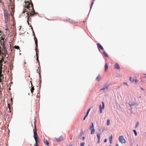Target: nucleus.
<instances>
[{"mask_svg":"<svg viewBox=\"0 0 146 146\" xmlns=\"http://www.w3.org/2000/svg\"><path fill=\"white\" fill-rule=\"evenodd\" d=\"M1 33L2 31H0V56L2 57V59L0 60V82L3 78V77L1 74L2 63L4 61V58L6 57L7 54L6 50L4 46V38L3 37L2 35L1 34Z\"/></svg>","mask_w":146,"mask_h":146,"instance_id":"obj_1","label":"nucleus"},{"mask_svg":"<svg viewBox=\"0 0 146 146\" xmlns=\"http://www.w3.org/2000/svg\"><path fill=\"white\" fill-rule=\"evenodd\" d=\"M116 146H119V145H118V144H117L116 145Z\"/></svg>","mask_w":146,"mask_h":146,"instance_id":"obj_37","label":"nucleus"},{"mask_svg":"<svg viewBox=\"0 0 146 146\" xmlns=\"http://www.w3.org/2000/svg\"><path fill=\"white\" fill-rule=\"evenodd\" d=\"M98 48L99 50H100V49L103 50H104V48L99 43L97 44Z\"/></svg>","mask_w":146,"mask_h":146,"instance_id":"obj_10","label":"nucleus"},{"mask_svg":"<svg viewBox=\"0 0 146 146\" xmlns=\"http://www.w3.org/2000/svg\"><path fill=\"white\" fill-rule=\"evenodd\" d=\"M34 122L35 128L33 130L34 133L33 136L36 141L35 146H38V143L39 142V139L38 137V135L36 132L37 129L36 125V121L35 120H34Z\"/></svg>","mask_w":146,"mask_h":146,"instance_id":"obj_3","label":"nucleus"},{"mask_svg":"<svg viewBox=\"0 0 146 146\" xmlns=\"http://www.w3.org/2000/svg\"><path fill=\"white\" fill-rule=\"evenodd\" d=\"M88 146H90V145H88Z\"/></svg>","mask_w":146,"mask_h":146,"instance_id":"obj_46","label":"nucleus"},{"mask_svg":"<svg viewBox=\"0 0 146 146\" xmlns=\"http://www.w3.org/2000/svg\"><path fill=\"white\" fill-rule=\"evenodd\" d=\"M101 79V76L100 74H99L97 77L96 78V80L98 81H100Z\"/></svg>","mask_w":146,"mask_h":146,"instance_id":"obj_12","label":"nucleus"},{"mask_svg":"<svg viewBox=\"0 0 146 146\" xmlns=\"http://www.w3.org/2000/svg\"><path fill=\"white\" fill-rule=\"evenodd\" d=\"M109 146H111V145H110Z\"/></svg>","mask_w":146,"mask_h":146,"instance_id":"obj_43","label":"nucleus"},{"mask_svg":"<svg viewBox=\"0 0 146 146\" xmlns=\"http://www.w3.org/2000/svg\"><path fill=\"white\" fill-rule=\"evenodd\" d=\"M119 142L122 144L125 143H126V141L122 136H120L119 137Z\"/></svg>","mask_w":146,"mask_h":146,"instance_id":"obj_6","label":"nucleus"},{"mask_svg":"<svg viewBox=\"0 0 146 146\" xmlns=\"http://www.w3.org/2000/svg\"><path fill=\"white\" fill-rule=\"evenodd\" d=\"M11 102L12 101V99L11 98Z\"/></svg>","mask_w":146,"mask_h":146,"instance_id":"obj_39","label":"nucleus"},{"mask_svg":"<svg viewBox=\"0 0 146 146\" xmlns=\"http://www.w3.org/2000/svg\"><path fill=\"white\" fill-rule=\"evenodd\" d=\"M89 129L91 130V134H94L95 133V129L94 128V126L93 123H92V125L90 126Z\"/></svg>","mask_w":146,"mask_h":146,"instance_id":"obj_5","label":"nucleus"},{"mask_svg":"<svg viewBox=\"0 0 146 146\" xmlns=\"http://www.w3.org/2000/svg\"><path fill=\"white\" fill-rule=\"evenodd\" d=\"M133 132L134 133L135 135L137 136V133L136 131H135V130H133Z\"/></svg>","mask_w":146,"mask_h":146,"instance_id":"obj_24","label":"nucleus"},{"mask_svg":"<svg viewBox=\"0 0 146 146\" xmlns=\"http://www.w3.org/2000/svg\"><path fill=\"white\" fill-rule=\"evenodd\" d=\"M30 27H31V29H32V31H33V35L34 36V39L35 38H36V37H35V33H34V31L33 30V28L32 27V26L31 25H30Z\"/></svg>","mask_w":146,"mask_h":146,"instance_id":"obj_16","label":"nucleus"},{"mask_svg":"<svg viewBox=\"0 0 146 146\" xmlns=\"http://www.w3.org/2000/svg\"><path fill=\"white\" fill-rule=\"evenodd\" d=\"M129 80L132 83L135 82V83H136V79L134 78H133L131 77H130L129 78Z\"/></svg>","mask_w":146,"mask_h":146,"instance_id":"obj_9","label":"nucleus"},{"mask_svg":"<svg viewBox=\"0 0 146 146\" xmlns=\"http://www.w3.org/2000/svg\"><path fill=\"white\" fill-rule=\"evenodd\" d=\"M70 146H72V145H70Z\"/></svg>","mask_w":146,"mask_h":146,"instance_id":"obj_45","label":"nucleus"},{"mask_svg":"<svg viewBox=\"0 0 146 146\" xmlns=\"http://www.w3.org/2000/svg\"><path fill=\"white\" fill-rule=\"evenodd\" d=\"M44 143L47 145H48L49 144V143L47 140H46L45 141Z\"/></svg>","mask_w":146,"mask_h":146,"instance_id":"obj_23","label":"nucleus"},{"mask_svg":"<svg viewBox=\"0 0 146 146\" xmlns=\"http://www.w3.org/2000/svg\"><path fill=\"white\" fill-rule=\"evenodd\" d=\"M145 78H146V76H145Z\"/></svg>","mask_w":146,"mask_h":146,"instance_id":"obj_42","label":"nucleus"},{"mask_svg":"<svg viewBox=\"0 0 146 146\" xmlns=\"http://www.w3.org/2000/svg\"><path fill=\"white\" fill-rule=\"evenodd\" d=\"M84 143H80L81 146H84Z\"/></svg>","mask_w":146,"mask_h":146,"instance_id":"obj_26","label":"nucleus"},{"mask_svg":"<svg viewBox=\"0 0 146 146\" xmlns=\"http://www.w3.org/2000/svg\"><path fill=\"white\" fill-rule=\"evenodd\" d=\"M91 110V108H90L88 110V111L86 113V114L87 115H88V113H89V111H90V110Z\"/></svg>","mask_w":146,"mask_h":146,"instance_id":"obj_25","label":"nucleus"},{"mask_svg":"<svg viewBox=\"0 0 146 146\" xmlns=\"http://www.w3.org/2000/svg\"><path fill=\"white\" fill-rule=\"evenodd\" d=\"M8 108L10 110V105L9 104H8Z\"/></svg>","mask_w":146,"mask_h":146,"instance_id":"obj_29","label":"nucleus"},{"mask_svg":"<svg viewBox=\"0 0 146 146\" xmlns=\"http://www.w3.org/2000/svg\"><path fill=\"white\" fill-rule=\"evenodd\" d=\"M1 2V0H0V2Z\"/></svg>","mask_w":146,"mask_h":146,"instance_id":"obj_41","label":"nucleus"},{"mask_svg":"<svg viewBox=\"0 0 146 146\" xmlns=\"http://www.w3.org/2000/svg\"><path fill=\"white\" fill-rule=\"evenodd\" d=\"M141 90H145L143 88L141 87Z\"/></svg>","mask_w":146,"mask_h":146,"instance_id":"obj_34","label":"nucleus"},{"mask_svg":"<svg viewBox=\"0 0 146 146\" xmlns=\"http://www.w3.org/2000/svg\"><path fill=\"white\" fill-rule=\"evenodd\" d=\"M14 48L17 50H20L19 47L18 46L15 45L14 46Z\"/></svg>","mask_w":146,"mask_h":146,"instance_id":"obj_20","label":"nucleus"},{"mask_svg":"<svg viewBox=\"0 0 146 146\" xmlns=\"http://www.w3.org/2000/svg\"><path fill=\"white\" fill-rule=\"evenodd\" d=\"M56 139L57 141L59 142L63 140V138L62 136H61L58 138Z\"/></svg>","mask_w":146,"mask_h":146,"instance_id":"obj_8","label":"nucleus"},{"mask_svg":"<svg viewBox=\"0 0 146 146\" xmlns=\"http://www.w3.org/2000/svg\"><path fill=\"white\" fill-rule=\"evenodd\" d=\"M35 44H36V48L35 49V51L36 52V60L37 61L38 63V64H39L40 62L38 60V55L37 54V47L38 46V43H37V38H35Z\"/></svg>","mask_w":146,"mask_h":146,"instance_id":"obj_4","label":"nucleus"},{"mask_svg":"<svg viewBox=\"0 0 146 146\" xmlns=\"http://www.w3.org/2000/svg\"><path fill=\"white\" fill-rule=\"evenodd\" d=\"M5 30L6 31V33H7V32H8V33L9 32V30L8 29H5Z\"/></svg>","mask_w":146,"mask_h":146,"instance_id":"obj_30","label":"nucleus"},{"mask_svg":"<svg viewBox=\"0 0 146 146\" xmlns=\"http://www.w3.org/2000/svg\"><path fill=\"white\" fill-rule=\"evenodd\" d=\"M123 84H126L127 86H128V84H127V83H126V82H124Z\"/></svg>","mask_w":146,"mask_h":146,"instance_id":"obj_31","label":"nucleus"},{"mask_svg":"<svg viewBox=\"0 0 146 146\" xmlns=\"http://www.w3.org/2000/svg\"><path fill=\"white\" fill-rule=\"evenodd\" d=\"M106 141H107V139H106L105 140H104V142H105H105H106Z\"/></svg>","mask_w":146,"mask_h":146,"instance_id":"obj_35","label":"nucleus"},{"mask_svg":"<svg viewBox=\"0 0 146 146\" xmlns=\"http://www.w3.org/2000/svg\"><path fill=\"white\" fill-rule=\"evenodd\" d=\"M31 92L32 94H33V92L34 90V87L33 86V85L32 83H31Z\"/></svg>","mask_w":146,"mask_h":146,"instance_id":"obj_13","label":"nucleus"},{"mask_svg":"<svg viewBox=\"0 0 146 146\" xmlns=\"http://www.w3.org/2000/svg\"><path fill=\"white\" fill-rule=\"evenodd\" d=\"M118 88H120V86H118Z\"/></svg>","mask_w":146,"mask_h":146,"instance_id":"obj_38","label":"nucleus"},{"mask_svg":"<svg viewBox=\"0 0 146 146\" xmlns=\"http://www.w3.org/2000/svg\"><path fill=\"white\" fill-rule=\"evenodd\" d=\"M82 139H85V137H83Z\"/></svg>","mask_w":146,"mask_h":146,"instance_id":"obj_36","label":"nucleus"},{"mask_svg":"<svg viewBox=\"0 0 146 146\" xmlns=\"http://www.w3.org/2000/svg\"><path fill=\"white\" fill-rule=\"evenodd\" d=\"M103 53L104 55L106 57H108V55L106 52L105 51H103Z\"/></svg>","mask_w":146,"mask_h":146,"instance_id":"obj_21","label":"nucleus"},{"mask_svg":"<svg viewBox=\"0 0 146 146\" xmlns=\"http://www.w3.org/2000/svg\"><path fill=\"white\" fill-rule=\"evenodd\" d=\"M109 141L110 143V144H111L112 143V135H111V136L109 138Z\"/></svg>","mask_w":146,"mask_h":146,"instance_id":"obj_14","label":"nucleus"},{"mask_svg":"<svg viewBox=\"0 0 146 146\" xmlns=\"http://www.w3.org/2000/svg\"><path fill=\"white\" fill-rule=\"evenodd\" d=\"M137 146H138V145H137Z\"/></svg>","mask_w":146,"mask_h":146,"instance_id":"obj_44","label":"nucleus"},{"mask_svg":"<svg viewBox=\"0 0 146 146\" xmlns=\"http://www.w3.org/2000/svg\"><path fill=\"white\" fill-rule=\"evenodd\" d=\"M102 106L100 105V113H102V110L104 109V104L103 102H102Z\"/></svg>","mask_w":146,"mask_h":146,"instance_id":"obj_7","label":"nucleus"},{"mask_svg":"<svg viewBox=\"0 0 146 146\" xmlns=\"http://www.w3.org/2000/svg\"><path fill=\"white\" fill-rule=\"evenodd\" d=\"M100 139H98V141L97 142L98 143H100Z\"/></svg>","mask_w":146,"mask_h":146,"instance_id":"obj_32","label":"nucleus"},{"mask_svg":"<svg viewBox=\"0 0 146 146\" xmlns=\"http://www.w3.org/2000/svg\"><path fill=\"white\" fill-rule=\"evenodd\" d=\"M114 68L118 70H119L120 69L118 63H117L115 64Z\"/></svg>","mask_w":146,"mask_h":146,"instance_id":"obj_11","label":"nucleus"},{"mask_svg":"<svg viewBox=\"0 0 146 146\" xmlns=\"http://www.w3.org/2000/svg\"><path fill=\"white\" fill-rule=\"evenodd\" d=\"M97 137L98 139H100V134H98L97 135Z\"/></svg>","mask_w":146,"mask_h":146,"instance_id":"obj_19","label":"nucleus"},{"mask_svg":"<svg viewBox=\"0 0 146 146\" xmlns=\"http://www.w3.org/2000/svg\"><path fill=\"white\" fill-rule=\"evenodd\" d=\"M39 76H40V75Z\"/></svg>","mask_w":146,"mask_h":146,"instance_id":"obj_40","label":"nucleus"},{"mask_svg":"<svg viewBox=\"0 0 146 146\" xmlns=\"http://www.w3.org/2000/svg\"><path fill=\"white\" fill-rule=\"evenodd\" d=\"M110 124V119H108L107 120V126L109 125Z\"/></svg>","mask_w":146,"mask_h":146,"instance_id":"obj_18","label":"nucleus"},{"mask_svg":"<svg viewBox=\"0 0 146 146\" xmlns=\"http://www.w3.org/2000/svg\"><path fill=\"white\" fill-rule=\"evenodd\" d=\"M108 66L107 64L106 63L105 65V71H106L108 69Z\"/></svg>","mask_w":146,"mask_h":146,"instance_id":"obj_15","label":"nucleus"},{"mask_svg":"<svg viewBox=\"0 0 146 146\" xmlns=\"http://www.w3.org/2000/svg\"><path fill=\"white\" fill-rule=\"evenodd\" d=\"M27 23H28V25H30V23H29V21H27Z\"/></svg>","mask_w":146,"mask_h":146,"instance_id":"obj_33","label":"nucleus"},{"mask_svg":"<svg viewBox=\"0 0 146 146\" xmlns=\"http://www.w3.org/2000/svg\"><path fill=\"white\" fill-rule=\"evenodd\" d=\"M88 115H87V114H86V115H85V116L84 117V119H83L84 120L86 118V117Z\"/></svg>","mask_w":146,"mask_h":146,"instance_id":"obj_28","label":"nucleus"},{"mask_svg":"<svg viewBox=\"0 0 146 146\" xmlns=\"http://www.w3.org/2000/svg\"><path fill=\"white\" fill-rule=\"evenodd\" d=\"M95 0H93V2L92 3V4H91V6L90 7V8H91V7H92V5H93V4H94V1H95Z\"/></svg>","mask_w":146,"mask_h":146,"instance_id":"obj_27","label":"nucleus"},{"mask_svg":"<svg viewBox=\"0 0 146 146\" xmlns=\"http://www.w3.org/2000/svg\"><path fill=\"white\" fill-rule=\"evenodd\" d=\"M25 7L29 10V12L27 13V21H31V16H33L35 14L34 9L33 7V4L31 0L30 2L29 1L25 2Z\"/></svg>","mask_w":146,"mask_h":146,"instance_id":"obj_2","label":"nucleus"},{"mask_svg":"<svg viewBox=\"0 0 146 146\" xmlns=\"http://www.w3.org/2000/svg\"><path fill=\"white\" fill-rule=\"evenodd\" d=\"M139 123L138 122H137L136 123V125L135 126V128H136L139 125Z\"/></svg>","mask_w":146,"mask_h":146,"instance_id":"obj_22","label":"nucleus"},{"mask_svg":"<svg viewBox=\"0 0 146 146\" xmlns=\"http://www.w3.org/2000/svg\"><path fill=\"white\" fill-rule=\"evenodd\" d=\"M108 89V87L107 86H106L100 89V91L104 90H107Z\"/></svg>","mask_w":146,"mask_h":146,"instance_id":"obj_17","label":"nucleus"}]
</instances>
